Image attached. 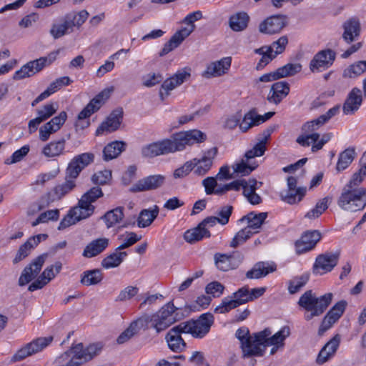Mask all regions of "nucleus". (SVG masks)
I'll return each mask as SVG.
<instances>
[{
    "label": "nucleus",
    "mask_w": 366,
    "mask_h": 366,
    "mask_svg": "<svg viewBox=\"0 0 366 366\" xmlns=\"http://www.w3.org/2000/svg\"><path fill=\"white\" fill-rule=\"evenodd\" d=\"M272 332L269 328L257 332L256 342L261 350V356L263 355L265 347L268 345H277L284 347L285 340L290 335V328L289 326L282 327L278 332L271 336Z\"/></svg>",
    "instance_id": "nucleus-12"
},
{
    "label": "nucleus",
    "mask_w": 366,
    "mask_h": 366,
    "mask_svg": "<svg viewBox=\"0 0 366 366\" xmlns=\"http://www.w3.org/2000/svg\"><path fill=\"white\" fill-rule=\"evenodd\" d=\"M339 257V252H325L318 255L313 266L314 273L323 274L330 272L337 264Z\"/></svg>",
    "instance_id": "nucleus-18"
},
{
    "label": "nucleus",
    "mask_w": 366,
    "mask_h": 366,
    "mask_svg": "<svg viewBox=\"0 0 366 366\" xmlns=\"http://www.w3.org/2000/svg\"><path fill=\"white\" fill-rule=\"evenodd\" d=\"M92 189L84 194L76 206L71 207L59 224L58 229L64 230L79 221L88 217L92 210Z\"/></svg>",
    "instance_id": "nucleus-7"
},
{
    "label": "nucleus",
    "mask_w": 366,
    "mask_h": 366,
    "mask_svg": "<svg viewBox=\"0 0 366 366\" xmlns=\"http://www.w3.org/2000/svg\"><path fill=\"white\" fill-rule=\"evenodd\" d=\"M285 25L286 22L283 16H272L260 23L259 30L261 33L274 34L280 32Z\"/></svg>",
    "instance_id": "nucleus-26"
},
{
    "label": "nucleus",
    "mask_w": 366,
    "mask_h": 366,
    "mask_svg": "<svg viewBox=\"0 0 366 366\" xmlns=\"http://www.w3.org/2000/svg\"><path fill=\"white\" fill-rule=\"evenodd\" d=\"M71 80L69 76H62L56 79L55 81H52L47 89L41 92L32 102L31 105L34 106L39 102L43 101L44 99L48 98L51 94L56 92L59 90L63 86H67L70 84Z\"/></svg>",
    "instance_id": "nucleus-33"
},
{
    "label": "nucleus",
    "mask_w": 366,
    "mask_h": 366,
    "mask_svg": "<svg viewBox=\"0 0 366 366\" xmlns=\"http://www.w3.org/2000/svg\"><path fill=\"white\" fill-rule=\"evenodd\" d=\"M216 267L222 271H229L235 268L232 263L234 257L232 254L216 253L214 257Z\"/></svg>",
    "instance_id": "nucleus-46"
},
{
    "label": "nucleus",
    "mask_w": 366,
    "mask_h": 366,
    "mask_svg": "<svg viewBox=\"0 0 366 366\" xmlns=\"http://www.w3.org/2000/svg\"><path fill=\"white\" fill-rule=\"evenodd\" d=\"M366 71V61H358L346 68L343 71V76L346 78H355Z\"/></svg>",
    "instance_id": "nucleus-50"
},
{
    "label": "nucleus",
    "mask_w": 366,
    "mask_h": 366,
    "mask_svg": "<svg viewBox=\"0 0 366 366\" xmlns=\"http://www.w3.org/2000/svg\"><path fill=\"white\" fill-rule=\"evenodd\" d=\"M30 147L29 144L24 145L20 149L16 150L9 158L5 160V164H11L21 161L29 152Z\"/></svg>",
    "instance_id": "nucleus-60"
},
{
    "label": "nucleus",
    "mask_w": 366,
    "mask_h": 366,
    "mask_svg": "<svg viewBox=\"0 0 366 366\" xmlns=\"http://www.w3.org/2000/svg\"><path fill=\"white\" fill-rule=\"evenodd\" d=\"M335 53L330 50H322L317 52L310 63V70L315 72H321L328 69L335 61Z\"/></svg>",
    "instance_id": "nucleus-20"
},
{
    "label": "nucleus",
    "mask_w": 366,
    "mask_h": 366,
    "mask_svg": "<svg viewBox=\"0 0 366 366\" xmlns=\"http://www.w3.org/2000/svg\"><path fill=\"white\" fill-rule=\"evenodd\" d=\"M332 298L333 294L331 292L317 297L312 290H310L301 295L297 304L305 311L304 319L306 321H310L325 312L331 304Z\"/></svg>",
    "instance_id": "nucleus-4"
},
{
    "label": "nucleus",
    "mask_w": 366,
    "mask_h": 366,
    "mask_svg": "<svg viewBox=\"0 0 366 366\" xmlns=\"http://www.w3.org/2000/svg\"><path fill=\"white\" fill-rule=\"evenodd\" d=\"M183 329L180 325L172 327L166 335V340L171 350L175 352H181L186 347L184 340L182 338L181 334Z\"/></svg>",
    "instance_id": "nucleus-27"
},
{
    "label": "nucleus",
    "mask_w": 366,
    "mask_h": 366,
    "mask_svg": "<svg viewBox=\"0 0 366 366\" xmlns=\"http://www.w3.org/2000/svg\"><path fill=\"white\" fill-rule=\"evenodd\" d=\"M113 87L106 88L93 98V113L98 111L109 99Z\"/></svg>",
    "instance_id": "nucleus-57"
},
{
    "label": "nucleus",
    "mask_w": 366,
    "mask_h": 366,
    "mask_svg": "<svg viewBox=\"0 0 366 366\" xmlns=\"http://www.w3.org/2000/svg\"><path fill=\"white\" fill-rule=\"evenodd\" d=\"M207 135L197 129L180 132L172 134L170 138L153 142L142 148V154L146 158H152L160 155L182 151L186 146L202 143Z\"/></svg>",
    "instance_id": "nucleus-2"
},
{
    "label": "nucleus",
    "mask_w": 366,
    "mask_h": 366,
    "mask_svg": "<svg viewBox=\"0 0 366 366\" xmlns=\"http://www.w3.org/2000/svg\"><path fill=\"white\" fill-rule=\"evenodd\" d=\"M347 306V302L341 300L337 302L326 314L322 319L318 329V335L322 336L326 331L330 329L332 325L338 321L344 313Z\"/></svg>",
    "instance_id": "nucleus-16"
},
{
    "label": "nucleus",
    "mask_w": 366,
    "mask_h": 366,
    "mask_svg": "<svg viewBox=\"0 0 366 366\" xmlns=\"http://www.w3.org/2000/svg\"><path fill=\"white\" fill-rule=\"evenodd\" d=\"M124 208L122 207H117L107 212L102 217L108 228L119 223L124 218Z\"/></svg>",
    "instance_id": "nucleus-49"
},
{
    "label": "nucleus",
    "mask_w": 366,
    "mask_h": 366,
    "mask_svg": "<svg viewBox=\"0 0 366 366\" xmlns=\"http://www.w3.org/2000/svg\"><path fill=\"white\" fill-rule=\"evenodd\" d=\"M211 233L208 229H203L199 224L195 228L188 229L184 232V239L186 242L192 244L200 241L204 237H210Z\"/></svg>",
    "instance_id": "nucleus-43"
},
{
    "label": "nucleus",
    "mask_w": 366,
    "mask_h": 366,
    "mask_svg": "<svg viewBox=\"0 0 366 366\" xmlns=\"http://www.w3.org/2000/svg\"><path fill=\"white\" fill-rule=\"evenodd\" d=\"M191 69L189 68H184L178 70L174 75L166 79L162 84L159 89V98L164 101L170 94V92L177 86L182 84L191 76Z\"/></svg>",
    "instance_id": "nucleus-15"
},
{
    "label": "nucleus",
    "mask_w": 366,
    "mask_h": 366,
    "mask_svg": "<svg viewBox=\"0 0 366 366\" xmlns=\"http://www.w3.org/2000/svg\"><path fill=\"white\" fill-rule=\"evenodd\" d=\"M142 329L139 323V318L132 322L130 325L122 332L117 339L118 344H124L129 340L135 334H137L139 330Z\"/></svg>",
    "instance_id": "nucleus-51"
},
{
    "label": "nucleus",
    "mask_w": 366,
    "mask_h": 366,
    "mask_svg": "<svg viewBox=\"0 0 366 366\" xmlns=\"http://www.w3.org/2000/svg\"><path fill=\"white\" fill-rule=\"evenodd\" d=\"M46 257V254H42L34 259L29 265L25 267L19 279V285L20 286L27 285L39 274Z\"/></svg>",
    "instance_id": "nucleus-19"
},
{
    "label": "nucleus",
    "mask_w": 366,
    "mask_h": 366,
    "mask_svg": "<svg viewBox=\"0 0 366 366\" xmlns=\"http://www.w3.org/2000/svg\"><path fill=\"white\" fill-rule=\"evenodd\" d=\"M112 179V171L109 169L101 170L93 174V184L104 185L109 182Z\"/></svg>",
    "instance_id": "nucleus-64"
},
{
    "label": "nucleus",
    "mask_w": 366,
    "mask_h": 366,
    "mask_svg": "<svg viewBox=\"0 0 366 366\" xmlns=\"http://www.w3.org/2000/svg\"><path fill=\"white\" fill-rule=\"evenodd\" d=\"M233 207L231 205H224L221 207L217 212L218 223L222 225H225L229 222V217L232 215Z\"/></svg>",
    "instance_id": "nucleus-63"
},
{
    "label": "nucleus",
    "mask_w": 366,
    "mask_h": 366,
    "mask_svg": "<svg viewBox=\"0 0 366 366\" xmlns=\"http://www.w3.org/2000/svg\"><path fill=\"white\" fill-rule=\"evenodd\" d=\"M66 139L60 138L46 143L41 150V154L50 160H54L66 152Z\"/></svg>",
    "instance_id": "nucleus-24"
},
{
    "label": "nucleus",
    "mask_w": 366,
    "mask_h": 366,
    "mask_svg": "<svg viewBox=\"0 0 366 366\" xmlns=\"http://www.w3.org/2000/svg\"><path fill=\"white\" fill-rule=\"evenodd\" d=\"M59 54V49H57L50 52L47 56L40 57L27 62L14 74V79L21 80L32 76L36 73L41 71L45 66L51 64L56 59Z\"/></svg>",
    "instance_id": "nucleus-10"
},
{
    "label": "nucleus",
    "mask_w": 366,
    "mask_h": 366,
    "mask_svg": "<svg viewBox=\"0 0 366 366\" xmlns=\"http://www.w3.org/2000/svg\"><path fill=\"white\" fill-rule=\"evenodd\" d=\"M217 154V148L212 147L207 150L202 158H194L190 160L193 164L192 169H194V173L198 176L205 175L211 169L213 159Z\"/></svg>",
    "instance_id": "nucleus-21"
},
{
    "label": "nucleus",
    "mask_w": 366,
    "mask_h": 366,
    "mask_svg": "<svg viewBox=\"0 0 366 366\" xmlns=\"http://www.w3.org/2000/svg\"><path fill=\"white\" fill-rule=\"evenodd\" d=\"M123 117L122 109L114 110L96 130V135L113 132L119 128Z\"/></svg>",
    "instance_id": "nucleus-22"
},
{
    "label": "nucleus",
    "mask_w": 366,
    "mask_h": 366,
    "mask_svg": "<svg viewBox=\"0 0 366 366\" xmlns=\"http://www.w3.org/2000/svg\"><path fill=\"white\" fill-rule=\"evenodd\" d=\"M337 204L343 210L352 212L363 209L366 207V189L345 186L338 198Z\"/></svg>",
    "instance_id": "nucleus-8"
},
{
    "label": "nucleus",
    "mask_w": 366,
    "mask_h": 366,
    "mask_svg": "<svg viewBox=\"0 0 366 366\" xmlns=\"http://www.w3.org/2000/svg\"><path fill=\"white\" fill-rule=\"evenodd\" d=\"M321 239V234L317 230L305 232L300 239L295 242L297 254H302L312 250Z\"/></svg>",
    "instance_id": "nucleus-23"
},
{
    "label": "nucleus",
    "mask_w": 366,
    "mask_h": 366,
    "mask_svg": "<svg viewBox=\"0 0 366 366\" xmlns=\"http://www.w3.org/2000/svg\"><path fill=\"white\" fill-rule=\"evenodd\" d=\"M214 322V317L211 313L202 314L197 320L182 322L179 325L184 333L191 334L196 338H202L209 331Z\"/></svg>",
    "instance_id": "nucleus-13"
},
{
    "label": "nucleus",
    "mask_w": 366,
    "mask_h": 366,
    "mask_svg": "<svg viewBox=\"0 0 366 366\" xmlns=\"http://www.w3.org/2000/svg\"><path fill=\"white\" fill-rule=\"evenodd\" d=\"M356 156L354 147H348L342 152L338 157L336 169L338 172H341L349 167Z\"/></svg>",
    "instance_id": "nucleus-44"
},
{
    "label": "nucleus",
    "mask_w": 366,
    "mask_h": 366,
    "mask_svg": "<svg viewBox=\"0 0 366 366\" xmlns=\"http://www.w3.org/2000/svg\"><path fill=\"white\" fill-rule=\"evenodd\" d=\"M262 184V182H258L255 179H249V185L244 188L243 194L247 201L253 204H259L262 202L261 197L256 193V190Z\"/></svg>",
    "instance_id": "nucleus-38"
},
{
    "label": "nucleus",
    "mask_w": 366,
    "mask_h": 366,
    "mask_svg": "<svg viewBox=\"0 0 366 366\" xmlns=\"http://www.w3.org/2000/svg\"><path fill=\"white\" fill-rule=\"evenodd\" d=\"M89 16V13L86 10H81L79 12H71L65 16V19L69 24L71 30L74 26L79 27L82 25Z\"/></svg>",
    "instance_id": "nucleus-48"
},
{
    "label": "nucleus",
    "mask_w": 366,
    "mask_h": 366,
    "mask_svg": "<svg viewBox=\"0 0 366 366\" xmlns=\"http://www.w3.org/2000/svg\"><path fill=\"white\" fill-rule=\"evenodd\" d=\"M257 167V162L249 161V159L244 157L239 162L234 163L232 166L234 174L241 176L249 175Z\"/></svg>",
    "instance_id": "nucleus-42"
},
{
    "label": "nucleus",
    "mask_w": 366,
    "mask_h": 366,
    "mask_svg": "<svg viewBox=\"0 0 366 366\" xmlns=\"http://www.w3.org/2000/svg\"><path fill=\"white\" fill-rule=\"evenodd\" d=\"M290 85L282 81L274 83L269 92L267 99L269 103L279 104L290 93Z\"/></svg>",
    "instance_id": "nucleus-30"
},
{
    "label": "nucleus",
    "mask_w": 366,
    "mask_h": 366,
    "mask_svg": "<svg viewBox=\"0 0 366 366\" xmlns=\"http://www.w3.org/2000/svg\"><path fill=\"white\" fill-rule=\"evenodd\" d=\"M309 280V274H305L292 279L289 284L290 293L295 294L303 287Z\"/></svg>",
    "instance_id": "nucleus-58"
},
{
    "label": "nucleus",
    "mask_w": 366,
    "mask_h": 366,
    "mask_svg": "<svg viewBox=\"0 0 366 366\" xmlns=\"http://www.w3.org/2000/svg\"><path fill=\"white\" fill-rule=\"evenodd\" d=\"M231 57H224L211 63L207 68L206 74L212 76H219L225 74L231 66Z\"/></svg>",
    "instance_id": "nucleus-36"
},
{
    "label": "nucleus",
    "mask_w": 366,
    "mask_h": 366,
    "mask_svg": "<svg viewBox=\"0 0 366 366\" xmlns=\"http://www.w3.org/2000/svg\"><path fill=\"white\" fill-rule=\"evenodd\" d=\"M265 291V287L249 290L248 286H244L232 293L231 296L224 297L222 303L215 308L214 312L220 314L228 312L232 309L260 297Z\"/></svg>",
    "instance_id": "nucleus-5"
},
{
    "label": "nucleus",
    "mask_w": 366,
    "mask_h": 366,
    "mask_svg": "<svg viewBox=\"0 0 366 366\" xmlns=\"http://www.w3.org/2000/svg\"><path fill=\"white\" fill-rule=\"evenodd\" d=\"M340 335L337 334L324 345L316 359L318 365L324 364L335 355L340 346Z\"/></svg>",
    "instance_id": "nucleus-28"
},
{
    "label": "nucleus",
    "mask_w": 366,
    "mask_h": 366,
    "mask_svg": "<svg viewBox=\"0 0 366 366\" xmlns=\"http://www.w3.org/2000/svg\"><path fill=\"white\" fill-rule=\"evenodd\" d=\"M58 109V104L56 102H49L44 104L37 110V118L43 122L51 117Z\"/></svg>",
    "instance_id": "nucleus-53"
},
{
    "label": "nucleus",
    "mask_w": 366,
    "mask_h": 366,
    "mask_svg": "<svg viewBox=\"0 0 366 366\" xmlns=\"http://www.w3.org/2000/svg\"><path fill=\"white\" fill-rule=\"evenodd\" d=\"M329 201L328 197L319 200L315 207L306 213L305 217L310 219L318 218L328 208Z\"/></svg>",
    "instance_id": "nucleus-52"
},
{
    "label": "nucleus",
    "mask_w": 366,
    "mask_h": 366,
    "mask_svg": "<svg viewBox=\"0 0 366 366\" xmlns=\"http://www.w3.org/2000/svg\"><path fill=\"white\" fill-rule=\"evenodd\" d=\"M249 21V15L244 11H239L230 16L229 26L234 31H242L247 28Z\"/></svg>",
    "instance_id": "nucleus-37"
},
{
    "label": "nucleus",
    "mask_w": 366,
    "mask_h": 366,
    "mask_svg": "<svg viewBox=\"0 0 366 366\" xmlns=\"http://www.w3.org/2000/svg\"><path fill=\"white\" fill-rule=\"evenodd\" d=\"M362 102V91L359 88H353L343 104V113L346 115L353 114L359 109Z\"/></svg>",
    "instance_id": "nucleus-29"
},
{
    "label": "nucleus",
    "mask_w": 366,
    "mask_h": 366,
    "mask_svg": "<svg viewBox=\"0 0 366 366\" xmlns=\"http://www.w3.org/2000/svg\"><path fill=\"white\" fill-rule=\"evenodd\" d=\"M159 208L155 206L154 209H143L138 217L137 225L139 227L144 228L149 226L154 219L157 217Z\"/></svg>",
    "instance_id": "nucleus-47"
},
{
    "label": "nucleus",
    "mask_w": 366,
    "mask_h": 366,
    "mask_svg": "<svg viewBox=\"0 0 366 366\" xmlns=\"http://www.w3.org/2000/svg\"><path fill=\"white\" fill-rule=\"evenodd\" d=\"M202 17V12L199 10L188 14L182 20V22L187 24V26L174 33L169 41L164 44L159 54L160 56L168 54L180 45V44L194 31L196 28L194 22L200 20Z\"/></svg>",
    "instance_id": "nucleus-9"
},
{
    "label": "nucleus",
    "mask_w": 366,
    "mask_h": 366,
    "mask_svg": "<svg viewBox=\"0 0 366 366\" xmlns=\"http://www.w3.org/2000/svg\"><path fill=\"white\" fill-rule=\"evenodd\" d=\"M320 127L312 121L307 122L301 128L302 134L297 138L296 142L302 147H307L312 145V152H316L330 140L331 134H324L321 137L317 130Z\"/></svg>",
    "instance_id": "nucleus-6"
},
{
    "label": "nucleus",
    "mask_w": 366,
    "mask_h": 366,
    "mask_svg": "<svg viewBox=\"0 0 366 366\" xmlns=\"http://www.w3.org/2000/svg\"><path fill=\"white\" fill-rule=\"evenodd\" d=\"M62 268L61 262L57 261L54 264L50 265L44 269L41 274L43 278L49 283L55 276L60 272Z\"/></svg>",
    "instance_id": "nucleus-59"
},
{
    "label": "nucleus",
    "mask_w": 366,
    "mask_h": 366,
    "mask_svg": "<svg viewBox=\"0 0 366 366\" xmlns=\"http://www.w3.org/2000/svg\"><path fill=\"white\" fill-rule=\"evenodd\" d=\"M164 180L165 177L163 175H151L139 180L130 190L133 192H137L156 189L164 184Z\"/></svg>",
    "instance_id": "nucleus-25"
},
{
    "label": "nucleus",
    "mask_w": 366,
    "mask_h": 366,
    "mask_svg": "<svg viewBox=\"0 0 366 366\" xmlns=\"http://www.w3.org/2000/svg\"><path fill=\"white\" fill-rule=\"evenodd\" d=\"M176 310L174 304L169 302L157 312L140 317L139 318L140 327L144 330L153 329L157 334H159L177 321L174 315Z\"/></svg>",
    "instance_id": "nucleus-3"
},
{
    "label": "nucleus",
    "mask_w": 366,
    "mask_h": 366,
    "mask_svg": "<svg viewBox=\"0 0 366 366\" xmlns=\"http://www.w3.org/2000/svg\"><path fill=\"white\" fill-rule=\"evenodd\" d=\"M255 234L254 231H250L248 228L244 227L240 229L232 239L229 246L232 248H236L239 245L245 242L249 239L253 234Z\"/></svg>",
    "instance_id": "nucleus-56"
},
{
    "label": "nucleus",
    "mask_w": 366,
    "mask_h": 366,
    "mask_svg": "<svg viewBox=\"0 0 366 366\" xmlns=\"http://www.w3.org/2000/svg\"><path fill=\"white\" fill-rule=\"evenodd\" d=\"M54 338L52 336L41 337L34 339L30 342L24 344L17 350L11 356L10 362H21L29 357L41 352L52 342Z\"/></svg>",
    "instance_id": "nucleus-11"
},
{
    "label": "nucleus",
    "mask_w": 366,
    "mask_h": 366,
    "mask_svg": "<svg viewBox=\"0 0 366 366\" xmlns=\"http://www.w3.org/2000/svg\"><path fill=\"white\" fill-rule=\"evenodd\" d=\"M92 162V153L86 152L74 157L65 169V181L55 185L41 195L36 204L39 211L49 207L54 202L63 199L76 186V179L81 172Z\"/></svg>",
    "instance_id": "nucleus-1"
},
{
    "label": "nucleus",
    "mask_w": 366,
    "mask_h": 366,
    "mask_svg": "<svg viewBox=\"0 0 366 366\" xmlns=\"http://www.w3.org/2000/svg\"><path fill=\"white\" fill-rule=\"evenodd\" d=\"M342 39L347 44L354 41L360 34V22L356 17H352L342 24Z\"/></svg>",
    "instance_id": "nucleus-32"
},
{
    "label": "nucleus",
    "mask_w": 366,
    "mask_h": 366,
    "mask_svg": "<svg viewBox=\"0 0 366 366\" xmlns=\"http://www.w3.org/2000/svg\"><path fill=\"white\" fill-rule=\"evenodd\" d=\"M366 177V166L360 165L359 170L354 173L350 182L345 185L350 188H359L358 186L362 182Z\"/></svg>",
    "instance_id": "nucleus-61"
},
{
    "label": "nucleus",
    "mask_w": 366,
    "mask_h": 366,
    "mask_svg": "<svg viewBox=\"0 0 366 366\" xmlns=\"http://www.w3.org/2000/svg\"><path fill=\"white\" fill-rule=\"evenodd\" d=\"M71 30L66 19L61 24H54L50 29V34L54 39H59Z\"/></svg>",
    "instance_id": "nucleus-62"
},
{
    "label": "nucleus",
    "mask_w": 366,
    "mask_h": 366,
    "mask_svg": "<svg viewBox=\"0 0 366 366\" xmlns=\"http://www.w3.org/2000/svg\"><path fill=\"white\" fill-rule=\"evenodd\" d=\"M257 117V112L254 109L250 110L246 113L243 117L242 121L239 122V129L242 132H247L249 129L254 126L259 125Z\"/></svg>",
    "instance_id": "nucleus-55"
},
{
    "label": "nucleus",
    "mask_w": 366,
    "mask_h": 366,
    "mask_svg": "<svg viewBox=\"0 0 366 366\" xmlns=\"http://www.w3.org/2000/svg\"><path fill=\"white\" fill-rule=\"evenodd\" d=\"M267 217V212L255 213L254 212L248 213L247 215L243 216L239 219V222H247L248 228L251 232L254 231L255 234L259 232V229L264 223Z\"/></svg>",
    "instance_id": "nucleus-34"
},
{
    "label": "nucleus",
    "mask_w": 366,
    "mask_h": 366,
    "mask_svg": "<svg viewBox=\"0 0 366 366\" xmlns=\"http://www.w3.org/2000/svg\"><path fill=\"white\" fill-rule=\"evenodd\" d=\"M127 256L126 252L117 250L105 257L102 262V266L105 269H110L118 267Z\"/></svg>",
    "instance_id": "nucleus-45"
},
{
    "label": "nucleus",
    "mask_w": 366,
    "mask_h": 366,
    "mask_svg": "<svg viewBox=\"0 0 366 366\" xmlns=\"http://www.w3.org/2000/svg\"><path fill=\"white\" fill-rule=\"evenodd\" d=\"M92 116V99L86 107L78 114L74 122V127L76 131L83 130L90 124L89 118Z\"/></svg>",
    "instance_id": "nucleus-41"
},
{
    "label": "nucleus",
    "mask_w": 366,
    "mask_h": 366,
    "mask_svg": "<svg viewBox=\"0 0 366 366\" xmlns=\"http://www.w3.org/2000/svg\"><path fill=\"white\" fill-rule=\"evenodd\" d=\"M277 269V265L274 262H258L255 263L251 269L248 270L245 276L247 279H260L266 277L269 273L274 272Z\"/></svg>",
    "instance_id": "nucleus-31"
},
{
    "label": "nucleus",
    "mask_w": 366,
    "mask_h": 366,
    "mask_svg": "<svg viewBox=\"0 0 366 366\" xmlns=\"http://www.w3.org/2000/svg\"><path fill=\"white\" fill-rule=\"evenodd\" d=\"M127 144L123 141H114L108 144L103 150L106 161L117 158L126 149Z\"/></svg>",
    "instance_id": "nucleus-40"
},
{
    "label": "nucleus",
    "mask_w": 366,
    "mask_h": 366,
    "mask_svg": "<svg viewBox=\"0 0 366 366\" xmlns=\"http://www.w3.org/2000/svg\"><path fill=\"white\" fill-rule=\"evenodd\" d=\"M302 70V66L300 64H287L286 65L278 68L275 70L277 75L278 79L294 76L296 74L300 72Z\"/></svg>",
    "instance_id": "nucleus-54"
},
{
    "label": "nucleus",
    "mask_w": 366,
    "mask_h": 366,
    "mask_svg": "<svg viewBox=\"0 0 366 366\" xmlns=\"http://www.w3.org/2000/svg\"><path fill=\"white\" fill-rule=\"evenodd\" d=\"M274 129H268L264 132V137L259 142H257L251 149L248 150L245 154L246 157L249 161L257 162L255 157H262L266 151V143L267 139L269 138Z\"/></svg>",
    "instance_id": "nucleus-35"
},
{
    "label": "nucleus",
    "mask_w": 366,
    "mask_h": 366,
    "mask_svg": "<svg viewBox=\"0 0 366 366\" xmlns=\"http://www.w3.org/2000/svg\"><path fill=\"white\" fill-rule=\"evenodd\" d=\"M235 336L241 342L244 357L261 356L260 347L256 342L257 333L250 336L249 329L242 327L236 331Z\"/></svg>",
    "instance_id": "nucleus-14"
},
{
    "label": "nucleus",
    "mask_w": 366,
    "mask_h": 366,
    "mask_svg": "<svg viewBox=\"0 0 366 366\" xmlns=\"http://www.w3.org/2000/svg\"><path fill=\"white\" fill-rule=\"evenodd\" d=\"M306 192L305 187H299L297 189L282 191L280 197L283 202L289 204H295L302 200Z\"/></svg>",
    "instance_id": "nucleus-39"
},
{
    "label": "nucleus",
    "mask_w": 366,
    "mask_h": 366,
    "mask_svg": "<svg viewBox=\"0 0 366 366\" xmlns=\"http://www.w3.org/2000/svg\"><path fill=\"white\" fill-rule=\"evenodd\" d=\"M67 114L65 111L61 112L57 116L52 117L50 121L39 128V138L41 142H46L51 135L58 132L65 123Z\"/></svg>",
    "instance_id": "nucleus-17"
}]
</instances>
